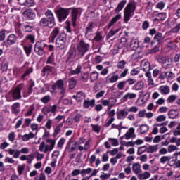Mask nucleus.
I'll use <instances>...</instances> for the list:
<instances>
[{"instance_id":"1","label":"nucleus","mask_w":180,"mask_h":180,"mask_svg":"<svg viewBox=\"0 0 180 180\" xmlns=\"http://www.w3.org/2000/svg\"><path fill=\"white\" fill-rule=\"evenodd\" d=\"M25 84L23 83L20 84L13 91H10L6 96L7 102H13V101L17 99H20L22 98V94L20 91L23 89Z\"/></svg>"},{"instance_id":"2","label":"nucleus","mask_w":180,"mask_h":180,"mask_svg":"<svg viewBox=\"0 0 180 180\" xmlns=\"http://www.w3.org/2000/svg\"><path fill=\"white\" fill-rule=\"evenodd\" d=\"M136 11V3H129L124 10V22L128 23L130 18L134 15Z\"/></svg>"},{"instance_id":"3","label":"nucleus","mask_w":180,"mask_h":180,"mask_svg":"<svg viewBox=\"0 0 180 180\" xmlns=\"http://www.w3.org/2000/svg\"><path fill=\"white\" fill-rule=\"evenodd\" d=\"M89 49H91V45L84 40H80L77 45V50L78 52V56L82 57L85 56V53L89 51Z\"/></svg>"},{"instance_id":"4","label":"nucleus","mask_w":180,"mask_h":180,"mask_svg":"<svg viewBox=\"0 0 180 180\" xmlns=\"http://www.w3.org/2000/svg\"><path fill=\"white\" fill-rule=\"evenodd\" d=\"M55 13L58 19V21L61 22L63 20H65L67 18H68V15H70V8L60 7L55 11Z\"/></svg>"},{"instance_id":"5","label":"nucleus","mask_w":180,"mask_h":180,"mask_svg":"<svg viewBox=\"0 0 180 180\" xmlns=\"http://www.w3.org/2000/svg\"><path fill=\"white\" fill-rule=\"evenodd\" d=\"M56 47L60 50H63L67 47V35L61 33L58 35L56 41Z\"/></svg>"},{"instance_id":"6","label":"nucleus","mask_w":180,"mask_h":180,"mask_svg":"<svg viewBox=\"0 0 180 180\" xmlns=\"http://www.w3.org/2000/svg\"><path fill=\"white\" fill-rule=\"evenodd\" d=\"M47 47V44L45 41H37L35 44L34 51L37 56H43L44 54V48Z\"/></svg>"},{"instance_id":"7","label":"nucleus","mask_w":180,"mask_h":180,"mask_svg":"<svg viewBox=\"0 0 180 180\" xmlns=\"http://www.w3.org/2000/svg\"><path fill=\"white\" fill-rule=\"evenodd\" d=\"M52 89L55 92L60 91L62 95L65 94V87L64 86V81L59 79L52 86Z\"/></svg>"},{"instance_id":"8","label":"nucleus","mask_w":180,"mask_h":180,"mask_svg":"<svg viewBox=\"0 0 180 180\" xmlns=\"http://www.w3.org/2000/svg\"><path fill=\"white\" fill-rule=\"evenodd\" d=\"M39 25L44 27H54V26H56V21L49 20V18H43L39 21Z\"/></svg>"},{"instance_id":"9","label":"nucleus","mask_w":180,"mask_h":180,"mask_svg":"<svg viewBox=\"0 0 180 180\" xmlns=\"http://www.w3.org/2000/svg\"><path fill=\"white\" fill-rule=\"evenodd\" d=\"M119 81V75L115 72L110 73L105 78V82L107 84H115Z\"/></svg>"},{"instance_id":"10","label":"nucleus","mask_w":180,"mask_h":180,"mask_svg":"<svg viewBox=\"0 0 180 180\" xmlns=\"http://www.w3.org/2000/svg\"><path fill=\"white\" fill-rule=\"evenodd\" d=\"M127 116H129V111H127V108H124L117 111V119H118V120H124Z\"/></svg>"},{"instance_id":"11","label":"nucleus","mask_w":180,"mask_h":180,"mask_svg":"<svg viewBox=\"0 0 180 180\" xmlns=\"http://www.w3.org/2000/svg\"><path fill=\"white\" fill-rule=\"evenodd\" d=\"M18 41V37L15 34H11L6 41H4L6 46H13Z\"/></svg>"},{"instance_id":"12","label":"nucleus","mask_w":180,"mask_h":180,"mask_svg":"<svg viewBox=\"0 0 180 180\" xmlns=\"http://www.w3.org/2000/svg\"><path fill=\"white\" fill-rule=\"evenodd\" d=\"M160 164H168V165H172V164H175V160L172 159L171 156L164 155L162 156L160 159ZM173 162V163H172Z\"/></svg>"},{"instance_id":"13","label":"nucleus","mask_w":180,"mask_h":180,"mask_svg":"<svg viewBox=\"0 0 180 180\" xmlns=\"http://www.w3.org/2000/svg\"><path fill=\"white\" fill-rule=\"evenodd\" d=\"M75 57H77V51L75 50V47L72 46L68 53L67 61H74Z\"/></svg>"},{"instance_id":"14","label":"nucleus","mask_w":180,"mask_h":180,"mask_svg":"<svg viewBox=\"0 0 180 180\" xmlns=\"http://www.w3.org/2000/svg\"><path fill=\"white\" fill-rule=\"evenodd\" d=\"M136 129L134 127L129 129L128 131L124 134L125 140H130V139H136Z\"/></svg>"},{"instance_id":"15","label":"nucleus","mask_w":180,"mask_h":180,"mask_svg":"<svg viewBox=\"0 0 180 180\" xmlns=\"http://www.w3.org/2000/svg\"><path fill=\"white\" fill-rule=\"evenodd\" d=\"M137 98V94L128 92L122 97V100L123 102H127V101H133V99H136Z\"/></svg>"},{"instance_id":"16","label":"nucleus","mask_w":180,"mask_h":180,"mask_svg":"<svg viewBox=\"0 0 180 180\" xmlns=\"http://www.w3.org/2000/svg\"><path fill=\"white\" fill-rule=\"evenodd\" d=\"M58 34H60V28L55 27L51 32L49 37L50 43H54V40H56V38L57 37V36H58Z\"/></svg>"},{"instance_id":"17","label":"nucleus","mask_w":180,"mask_h":180,"mask_svg":"<svg viewBox=\"0 0 180 180\" xmlns=\"http://www.w3.org/2000/svg\"><path fill=\"white\" fill-rule=\"evenodd\" d=\"M132 171L134 172V174H135V175H139L140 174H141V172H143V170L141 169V165H140V163H134L132 165Z\"/></svg>"},{"instance_id":"18","label":"nucleus","mask_w":180,"mask_h":180,"mask_svg":"<svg viewBox=\"0 0 180 180\" xmlns=\"http://www.w3.org/2000/svg\"><path fill=\"white\" fill-rule=\"evenodd\" d=\"M6 153L9 154V155H13V158H19L20 155V150H15L13 148H10L8 150H5Z\"/></svg>"},{"instance_id":"19","label":"nucleus","mask_w":180,"mask_h":180,"mask_svg":"<svg viewBox=\"0 0 180 180\" xmlns=\"http://www.w3.org/2000/svg\"><path fill=\"white\" fill-rule=\"evenodd\" d=\"M94 106H95V99L84 100L83 102L84 109H89V108H94Z\"/></svg>"},{"instance_id":"20","label":"nucleus","mask_w":180,"mask_h":180,"mask_svg":"<svg viewBox=\"0 0 180 180\" xmlns=\"http://www.w3.org/2000/svg\"><path fill=\"white\" fill-rule=\"evenodd\" d=\"M32 72H33V67H29L22 75L21 79H22V81H26L27 79V77L32 74Z\"/></svg>"},{"instance_id":"21","label":"nucleus","mask_w":180,"mask_h":180,"mask_svg":"<svg viewBox=\"0 0 180 180\" xmlns=\"http://www.w3.org/2000/svg\"><path fill=\"white\" fill-rule=\"evenodd\" d=\"M141 69L143 71H150L151 67L150 66V62L147 60H143L141 63Z\"/></svg>"},{"instance_id":"22","label":"nucleus","mask_w":180,"mask_h":180,"mask_svg":"<svg viewBox=\"0 0 180 180\" xmlns=\"http://www.w3.org/2000/svg\"><path fill=\"white\" fill-rule=\"evenodd\" d=\"M39 151L41 153H44V154L49 153L50 150V148H49V145L46 143V142H41L39 147Z\"/></svg>"},{"instance_id":"23","label":"nucleus","mask_w":180,"mask_h":180,"mask_svg":"<svg viewBox=\"0 0 180 180\" xmlns=\"http://www.w3.org/2000/svg\"><path fill=\"white\" fill-rule=\"evenodd\" d=\"M158 91L161 95H168L169 94L171 89H169V86H161L158 88Z\"/></svg>"},{"instance_id":"24","label":"nucleus","mask_w":180,"mask_h":180,"mask_svg":"<svg viewBox=\"0 0 180 180\" xmlns=\"http://www.w3.org/2000/svg\"><path fill=\"white\" fill-rule=\"evenodd\" d=\"M151 177V173L150 172H144L143 173H140L137 175V178L139 180H146L148 179V178Z\"/></svg>"},{"instance_id":"25","label":"nucleus","mask_w":180,"mask_h":180,"mask_svg":"<svg viewBox=\"0 0 180 180\" xmlns=\"http://www.w3.org/2000/svg\"><path fill=\"white\" fill-rule=\"evenodd\" d=\"M11 112L13 115H18L20 112V103H15L11 106Z\"/></svg>"},{"instance_id":"26","label":"nucleus","mask_w":180,"mask_h":180,"mask_svg":"<svg viewBox=\"0 0 180 180\" xmlns=\"http://www.w3.org/2000/svg\"><path fill=\"white\" fill-rule=\"evenodd\" d=\"M24 16H25L27 19H30V20H33V19L36 18V13L32 11V10H27L24 12Z\"/></svg>"},{"instance_id":"27","label":"nucleus","mask_w":180,"mask_h":180,"mask_svg":"<svg viewBox=\"0 0 180 180\" xmlns=\"http://www.w3.org/2000/svg\"><path fill=\"white\" fill-rule=\"evenodd\" d=\"M74 99H76L77 102H82L85 99V94L82 91L77 92V95L73 96Z\"/></svg>"},{"instance_id":"28","label":"nucleus","mask_w":180,"mask_h":180,"mask_svg":"<svg viewBox=\"0 0 180 180\" xmlns=\"http://www.w3.org/2000/svg\"><path fill=\"white\" fill-rule=\"evenodd\" d=\"M78 16V9L75 8L72 11V26L75 27V26L77 25L75 22H77V18Z\"/></svg>"},{"instance_id":"29","label":"nucleus","mask_w":180,"mask_h":180,"mask_svg":"<svg viewBox=\"0 0 180 180\" xmlns=\"http://www.w3.org/2000/svg\"><path fill=\"white\" fill-rule=\"evenodd\" d=\"M31 139H34L33 132H30L29 134H25L21 136V140H22V141H29Z\"/></svg>"},{"instance_id":"30","label":"nucleus","mask_w":180,"mask_h":180,"mask_svg":"<svg viewBox=\"0 0 180 180\" xmlns=\"http://www.w3.org/2000/svg\"><path fill=\"white\" fill-rule=\"evenodd\" d=\"M179 115V112L176 110H170L168 112V116L170 119H176Z\"/></svg>"},{"instance_id":"31","label":"nucleus","mask_w":180,"mask_h":180,"mask_svg":"<svg viewBox=\"0 0 180 180\" xmlns=\"http://www.w3.org/2000/svg\"><path fill=\"white\" fill-rule=\"evenodd\" d=\"M122 18V15L121 14H117L115 15L114 18H112L111 21L108 24V28L112 27L117 20H120V19Z\"/></svg>"},{"instance_id":"32","label":"nucleus","mask_w":180,"mask_h":180,"mask_svg":"<svg viewBox=\"0 0 180 180\" xmlns=\"http://www.w3.org/2000/svg\"><path fill=\"white\" fill-rule=\"evenodd\" d=\"M46 143L49 146L50 151H53V150H54V147H56V140L48 139L46 140Z\"/></svg>"},{"instance_id":"33","label":"nucleus","mask_w":180,"mask_h":180,"mask_svg":"<svg viewBox=\"0 0 180 180\" xmlns=\"http://www.w3.org/2000/svg\"><path fill=\"white\" fill-rule=\"evenodd\" d=\"M130 47L131 50H136V49H139V39L133 38L131 41Z\"/></svg>"},{"instance_id":"34","label":"nucleus","mask_w":180,"mask_h":180,"mask_svg":"<svg viewBox=\"0 0 180 180\" xmlns=\"http://www.w3.org/2000/svg\"><path fill=\"white\" fill-rule=\"evenodd\" d=\"M89 148H91V141L89 140L87 141H86L84 146H79V151H88V150H89Z\"/></svg>"},{"instance_id":"35","label":"nucleus","mask_w":180,"mask_h":180,"mask_svg":"<svg viewBox=\"0 0 180 180\" xmlns=\"http://www.w3.org/2000/svg\"><path fill=\"white\" fill-rule=\"evenodd\" d=\"M45 16L46 17V19H49V20H52L53 22H56V19L54 18V14L51 11L47 10L45 12Z\"/></svg>"},{"instance_id":"36","label":"nucleus","mask_w":180,"mask_h":180,"mask_svg":"<svg viewBox=\"0 0 180 180\" xmlns=\"http://www.w3.org/2000/svg\"><path fill=\"white\" fill-rule=\"evenodd\" d=\"M23 26L25 32H30L33 30L34 26L31 22H25Z\"/></svg>"},{"instance_id":"37","label":"nucleus","mask_w":180,"mask_h":180,"mask_svg":"<svg viewBox=\"0 0 180 180\" xmlns=\"http://www.w3.org/2000/svg\"><path fill=\"white\" fill-rule=\"evenodd\" d=\"M145 77H146L148 83L149 85H154V79H153V76H151L150 72H146L145 73Z\"/></svg>"},{"instance_id":"38","label":"nucleus","mask_w":180,"mask_h":180,"mask_svg":"<svg viewBox=\"0 0 180 180\" xmlns=\"http://www.w3.org/2000/svg\"><path fill=\"white\" fill-rule=\"evenodd\" d=\"M117 100L115 98H110L108 99L109 106L108 107V110H110L116 105Z\"/></svg>"},{"instance_id":"39","label":"nucleus","mask_w":180,"mask_h":180,"mask_svg":"<svg viewBox=\"0 0 180 180\" xmlns=\"http://www.w3.org/2000/svg\"><path fill=\"white\" fill-rule=\"evenodd\" d=\"M98 78H99V73L98 72H92L90 74V79L91 82H95V81L98 80Z\"/></svg>"},{"instance_id":"40","label":"nucleus","mask_w":180,"mask_h":180,"mask_svg":"<svg viewBox=\"0 0 180 180\" xmlns=\"http://www.w3.org/2000/svg\"><path fill=\"white\" fill-rule=\"evenodd\" d=\"M94 29V22H89L87 27H86L85 34L88 36L89 33H92V30Z\"/></svg>"},{"instance_id":"41","label":"nucleus","mask_w":180,"mask_h":180,"mask_svg":"<svg viewBox=\"0 0 180 180\" xmlns=\"http://www.w3.org/2000/svg\"><path fill=\"white\" fill-rule=\"evenodd\" d=\"M158 126H167V123L163 122L161 124H156L153 125V129L152 131L153 134H158Z\"/></svg>"},{"instance_id":"42","label":"nucleus","mask_w":180,"mask_h":180,"mask_svg":"<svg viewBox=\"0 0 180 180\" xmlns=\"http://www.w3.org/2000/svg\"><path fill=\"white\" fill-rule=\"evenodd\" d=\"M63 124L60 123L58 125H57L54 129L53 133V137H56V136H58V134L60 131H61V129H63Z\"/></svg>"},{"instance_id":"43","label":"nucleus","mask_w":180,"mask_h":180,"mask_svg":"<svg viewBox=\"0 0 180 180\" xmlns=\"http://www.w3.org/2000/svg\"><path fill=\"white\" fill-rule=\"evenodd\" d=\"M150 127L147 124H142L140 127V134H146L148 131Z\"/></svg>"},{"instance_id":"44","label":"nucleus","mask_w":180,"mask_h":180,"mask_svg":"<svg viewBox=\"0 0 180 180\" xmlns=\"http://www.w3.org/2000/svg\"><path fill=\"white\" fill-rule=\"evenodd\" d=\"M77 86V80L75 78L72 77L69 79V88L70 89H74Z\"/></svg>"},{"instance_id":"45","label":"nucleus","mask_w":180,"mask_h":180,"mask_svg":"<svg viewBox=\"0 0 180 180\" xmlns=\"http://www.w3.org/2000/svg\"><path fill=\"white\" fill-rule=\"evenodd\" d=\"M126 0H122L120 3H119L117 7L115 9V12H120V11H122L124 8V6L126 5Z\"/></svg>"},{"instance_id":"46","label":"nucleus","mask_w":180,"mask_h":180,"mask_svg":"<svg viewBox=\"0 0 180 180\" xmlns=\"http://www.w3.org/2000/svg\"><path fill=\"white\" fill-rule=\"evenodd\" d=\"M158 145L150 146L147 148L148 153H155V151H158Z\"/></svg>"},{"instance_id":"47","label":"nucleus","mask_w":180,"mask_h":180,"mask_svg":"<svg viewBox=\"0 0 180 180\" xmlns=\"http://www.w3.org/2000/svg\"><path fill=\"white\" fill-rule=\"evenodd\" d=\"M92 172V168L89 167L87 169H84L81 170L82 176H86V175H89Z\"/></svg>"},{"instance_id":"48","label":"nucleus","mask_w":180,"mask_h":180,"mask_svg":"<svg viewBox=\"0 0 180 180\" xmlns=\"http://www.w3.org/2000/svg\"><path fill=\"white\" fill-rule=\"evenodd\" d=\"M33 112H34V105H30L28 108L27 112L25 114V117L32 116V115H33Z\"/></svg>"},{"instance_id":"49","label":"nucleus","mask_w":180,"mask_h":180,"mask_svg":"<svg viewBox=\"0 0 180 180\" xmlns=\"http://www.w3.org/2000/svg\"><path fill=\"white\" fill-rule=\"evenodd\" d=\"M13 72L14 77L18 78V77H19L22 74V68H14L13 70Z\"/></svg>"},{"instance_id":"50","label":"nucleus","mask_w":180,"mask_h":180,"mask_svg":"<svg viewBox=\"0 0 180 180\" xmlns=\"http://www.w3.org/2000/svg\"><path fill=\"white\" fill-rule=\"evenodd\" d=\"M165 19H167V13H160L158 14V16L156 18H155V20H165Z\"/></svg>"},{"instance_id":"51","label":"nucleus","mask_w":180,"mask_h":180,"mask_svg":"<svg viewBox=\"0 0 180 180\" xmlns=\"http://www.w3.org/2000/svg\"><path fill=\"white\" fill-rule=\"evenodd\" d=\"M147 153V146H141L139 148H138V150H137V155H141V154H143V153Z\"/></svg>"},{"instance_id":"52","label":"nucleus","mask_w":180,"mask_h":180,"mask_svg":"<svg viewBox=\"0 0 180 180\" xmlns=\"http://www.w3.org/2000/svg\"><path fill=\"white\" fill-rule=\"evenodd\" d=\"M23 49L27 57H29V56H30V53H32V45L24 46Z\"/></svg>"},{"instance_id":"53","label":"nucleus","mask_w":180,"mask_h":180,"mask_svg":"<svg viewBox=\"0 0 180 180\" xmlns=\"http://www.w3.org/2000/svg\"><path fill=\"white\" fill-rule=\"evenodd\" d=\"M172 63L169 62V60H165L162 63V68H165V70H168V68H171L172 67Z\"/></svg>"},{"instance_id":"54","label":"nucleus","mask_w":180,"mask_h":180,"mask_svg":"<svg viewBox=\"0 0 180 180\" xmlns=\"http://www.w3.org/2000/svg\"><path fill=\"white\" fill-rule=\"evenodd\" d=\"M108 141H110L113 147H117V146H119V141L117 140V139L109 138Z\"/></svg>"},{"instance_id":"55","label":"nucleus","mask_w":180,"mask_h":180,"mask_svg":"<svg viewBox=\"0 0 180 180\" xmlns=\"http://www.w3.org/2000/svg\"><path fill=\"white\" fill-rule=\"evenodd\" d=\"M81 70H82V66L80 65H77V68L75 70H73L71 71L72 75H77L81 72Z\"/></svg>"},{"instance_id":"56","label":"nucleus","mask_w":180,"mask_h":180,"mask_svg":"<svg viewBox=\"0 0 180 180\" xmlns=\"http://www.w3.org/2000/svg\"><path fill=\"white\" fill-rule=\"evenodd\" d=\"M51 157H52L53 161H57V160H58V157H60V151L58 150L53 151L51 155Z\"/></svg>"},{"instance_id":"57","label":"nucleus","mask_w":180,"mask_h":180,"mask_svg":"<svg viewBox=\"0 0 180 180\" xmlns=\"http://www.w3.org/2000/svg\"><path fill=\"white\" fill-rule=\"evenodd\" d=\"M91 127L94 131H95L96 133H99V131H101V129L102 128L101 126H99V124H91Z\"/></svg>"},{"instance_id":"58","label":"nucleus","mask_w":180,"mask_h":180,"mask_svg":"<svg viewBox=\"0 0 180 180\" xmlns=\"http://www.w3.org/2000/svg\"><path fill=\"white\" fill-rule=\"evenodd\" d=\"M176 98H177L176 95H170L167 98V101L169 103H172L175 102V101H176Z\"/></svg>"},{"instance_id":"59","label":"nucleus","mask_w":180,"mask_h":180,"mask_svg":"<svg viewBox=\"0 0 180 180\" xmlns=\"http://www.w3.org/2000/svg\"><path fill=\"white\" fill-rule=\"evenodd\" d=\"M33 4H34V0H25L22 5H24V6H33Z\"/></svg>"},{"instance_id":"60","label":"nucleus","mask_w":180,"mask_h":180,"mask_svg":"<svg viewBox=\"0 0 180 180\" xmlns=\"http://www.w3.org/2000/svg\"><path fill=\"white\" fill-rule=\"evenodd\" d=\"M52 124H53V120L48 119L46 120V124H45L46 129H47L48 130H50V129H51V125Z\"/></svg>"},{"instance_id":"61","label":"nucleus","mask_w":180,"mask_h":180,"mask_svg":"<svg viewBox=\"0 0 180 180\" xmlns=\"http://www.w3.org/2000/svg\"><path fill=\"white\" fill-rule=\"evenodd\" d=\"M54 63V53H51L47 58L46 64H53Z\"/></svg>"},{"instance_id":"62","label":"nucleus","mask_w":180,"mask_h":180,"mask_svg":"<svg viewBox=\"0 0 180 180\" xmlns=\"http://www.w3.org/2000/svg\"><path fill=\"white\" fill-rule=\"evenodd\" d=\"M165 120H167L166 115H160L156 118L157 122H165Z\"/></svg>"},{"instance_id":"63","label":"nucleus","mask_w":180,"mask_h":180,"mask_svg":"<svg viewBox=\"0 0 180 180\" xmlns=\"http://www.w3.org/2000/svg\"><path fill=\"white\" fill-rule=\"evenodd\" d=\"M65 143V139L61 138L59 140V141L57 144V146L58 147V148H60L61 150L63 148V146H64Z\"/></svg>"},{"instance_id":"64","label":"nucleus","mask_w":180,"mask_h":180,"mask_svg":"<svg viewBox=\"0 0 180 180\" xmlns=\"http://www.w3.org/2000/svg\"><path fill=\"white\" fill-rule=\"evenodd\" d=\"M166 78L167 79H174L175 78V74L172 72H167Z\"/></svg>"}]
</instances>
